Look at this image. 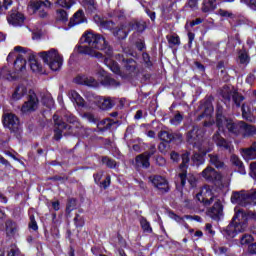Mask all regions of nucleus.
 <instances>
[{
	"label": "nucleus",
	"instance_id": "1",
	"mask_svg": "<svg viewBox=\"0 0 256 256\" xmlns=\"http://www.w3.org/2000/svg\"><path fill=\"white\" fill-rule=\"evenodd\" d=\"M80 43L81 45L75 47V53L89 55L90 57H96V59H103V54L94 50L98 49V51H103L108 58L113 57V47L109 45V42L101 34L87 32L81 37Z\"/></svg>",
	"mask_w": 256,
	"mask_h": 256
},
{
	"label": "nucleus",
	"instance_id": "2",
	"mask_svg": "<svg viewBox=\"0 0 256 256\" xmlns=\"http://www.w3.org/2000/svg\"><path fill=\"white\" fill-rule=\"evenodd\" d=\"M245 212H243V209L235 208V215L232 218V221L230 224L226 227L224 230V235L228 239H233L237 236L238 233H245L247 231V219H245Z\"/></svg>",
	"mask_w": 256,
	"mask_h": 256
},
{
	"label": "nucleus",
	"instance_id": "3",
	"mask_svg": "<svg viewBox=\"0 0 256 256\" xmlns=\"http://www.w3.org/2000/svg\"><path fill=\"white\" fill-rule=\"evenodd\" d=\"M205 133L199 126H193L190 131L186 134V141L189 145L196 147L198 151H203L204 155H207L209 150H207L208 141L204 138Z\"/></svg>",
	"mask_w": 256,
	"mask_h": 256
},
{
	"label": "nucleus",
	"instance_id": "4",
	"mask_svg": "<svg viewBox=\"0 0 256 256\" xmlns=\"http://www.w3.org/2000/svg\"><path fill=\"white\" fill-rule=\"evenodd\" d=\"M220 95L224 100L225 105L229 106V103H231L232 99V107H236V109L243 107L245 96L239 93L233 86H223Z\"/></svg>",
	"mask_w": 256,
	"mask_h": 256
},
{
	"label": "nucleus",
	"instance_id": "5",
	"mask_svg": "<svg viewBox=\"0 0 256 256\" xmlns=\"http://www.w3.org/2000/svg\"><path fill=\"white\" fill-rule=\"evenodd\" d=\"M232 203L240 205L241 207H249V205H256V189L249 191L242 190L240 192H233L231 196Z\"/></svg>",
	"mask_w": 256,
	"mask_h": 256
},
{
	"label": "nucleus",
	"instance_id": "6",
	"mask_svg": "<svg viewBox=\"0 0 256 256\" xmlns=\"http://www.w3.org/2000/svg\"><path fill=\"white\" fill-rule=\"evenodd\" d=\"M38 55L52 71H59L63 66V57L59 55L56 49L40 52Z\"/></svg>",
	"mask_w": 256,
	"mask_h": 256
},
{
	"label": "nucleus",
	"instance_id": "7",
	"mask_svg": "<svg viewBox=\"0 0 256 256\" xmlns=\"http://www.w3.org/2000/svg\"><path fill=\"white\" fill-rule=\"evenodd\" d=\"M123 54H118L116 59L118 61H121L123 69L126 71L127 75H130V77H133L137 73V61H135L133 58V52L128 49L123 50Z\"/></svg>",
	"mask_w": 256,
	"mask_h": 256
},
{
	"label": "nucleus",
	"instance_id": "8",
	"mask_svg": "<svg viewBox=\"0 0 256 256\" xmlns=\"http://www.w3.org/2000/svg\"><path fill=\"white\" fill-rule=\"evenodd\" d=\"M52 5L49 0H30L28 9H30L32 13H37L38 17L41 19H47L49 9H51Z\"/></svg>",
	"mask_w": 256,
	"mask_h": 256
},
{
	"label": "nucleus",
	"instance_id": "9",
	"mask_svg": "<svg viewBox=\"0 0 256 256\" xmlns=\"http://www.w3.org/2000/svg\"><path fill=\"white\" fill-rule=\"evenodd\" d=\"M39 109V98L34 91H29L27 101H25L21 107V113H33Z\"/></svg>",
	"mask_w": 256,
	"mask_h": 256
},
{
	"label": "nucleus",
	"instance_id": "10",
	"mask_svg": "<svg viewBox=\"0 0 256 256\" xmlns=\"http://www.w3.org/2000/svg\"><path fill=\"white\" fill-rule=\"evenodd\" d=\"M201 177L208 183H215V185L221 184L223 176L215 168L207 166L201 173Z\"/></svg>",
	"mask_w": 256,
	"mask_h": 256
},
{
	"label": "nucleus",
	"instance_id": "11",
	"mask_svg": "<svg viewBox=\"0 0 256 256\" xmlns=\"http://www.w3.org/2000/svg\"><path fill=\"white\" fill-rule=\"evenodd\" d=\"M53 121H54V139L55 141H61V138L63 135H66L65 131L67 129H71V126L66 124L65 122L61 121L59 116L57 114L53 115Z\"/></svg>",
	"mask_w": 256,
	"mask_h": 256
},
{
	"label": "nucleus",
	"instance_id": "12",
	"mask_svg": "<svg viewBox=\"0 0 256 256\" xmlns=\"http://www.w3.org/2000/svg\"><path fill=\"white\" fill-rule=\"evenodd\" d=\"M243 121L239 122H233V119L227 118L225 122L222 123L221 131H223L226 127V129L231 133L232 135H242L243 133Z\"/></svg>",
	"mask_w": 256,
	"mask_h": 256
},
{
	"label": "nucleus",
	"instance_id": "13",
	"mask_svg": "<svg viewBox=\"0 0 256 256\" xmlns=\"http://www.w3.org/2000/svg\"><path fill=\"white\" fill-rule=\"evenodd\" d=\"M148 181L152 183L153 187L158 189L160 193H169V182L160 175H152L148 177Z\"/></svg>",
	"mask_w": 256,
	"mask_h": 256
},
{
	"label": "nucleus",
	"instance_id": "14",
	"mask_svg": "<svg viewBox=\"0 0 256 256\" xmlns=\"http://www.w3.org/2000/svg\"><path fill=\"white\" fill-rule=\"evenodd\" d=\"M196 199L203 203L205 207H209L215 201V195H213V191L209 189V186H204L196 195Z\"/></svg>",
	"mask_w": 256,
	"mask_h": 256
},
{
	"label": "nucleus",
	"instance_id": "15",
	"mask_svg": "<svg viewBox=\"0 0 256 256\" xmlns=\"http://www.w3.org/2000/svg\"><path fill=\"white\" fill-rule=\"evenodd\" d=\"M14 51L20 53L16 56V60L14 61V69L15 71H23L27 65V60L25 59V56H23V53L25 54V48L16 46Z\"/></svg>",
	"mask_w": 256,
	"mask_h": 256
},
{
	"label": "nucleus",
	"instance_id": "16",
	"mask_svg": "<svg viewBox=\"0 0 256 256\" xmlns=\"http://www.w3.org/2000/svg\"><path fill=\"white\" fill-rule=\"evenodd\" d=\"M3 125L10 131H17L19 129V118L13 113H6L3 116Z\"/></svg>",
	"mask_w": 256,
	"mask_h": 256
},
{
	"label": "nucleus",
	"instance_id": "17",
	"mask_svg": "<svg viewBox=\"0 0 256 256\" xmlns=\"http://www.w3.org/2000/svg\"><path fill=\"white\" fill-rule=\"evenodd\" d=\"M208 216L214 221H219L223 217V204L221 200H216L214 205L208 210Z\"/></svg>",
	"mask_w": 256,
	"mask_h": 256
},
{
	"label": "nucleus",
	"instance_id": "18",
	"mask_svg": "<svg viewBox=\"0 0 256 256\" xmlns=\"http://www.w3.org/2000/svg\"><path fill=\"white\" fill-rule=\"evenodd\" d=\"M178 177L180 179V183L182 187H185V183H190L191 187H197V177L193 174H188L187 171L185 170L184 172H181L178 174Z\"/></svg>",
	"mask_w": 256,
	"mask_h": 256
},
{
	"label": "nucleus",
	"instance_id": "19",
	"mask_svg": "<svg viewBox=\"0 0 256 256\" xmlns=\"http://www.w3.org/2000/svg\"><path fill=\"white\" fill-rule=\"evenodd\" d=\"M95 23L101 27V29H106L107 31H111L113 33V30L115 29V22L111 20H104L99 15L94 16Z\"/></svg>",
	"mask_w": 256,
	"mask_h": 256
},
{
	"label": "nucleus",
	"instance_id": "20",
	"mask_svg": "<svg viewBox=\"0 0 256 256\" xmlns=\"http://www.w3.org/2000/svg\"><path fill=\"white\" fill-rule=\"evenodd\" d=\"M112 35H114L119 41L127 39V35H129V28H127V25L125 24H120L113 29Z\"/></svg>",
	"mask_w": 256,
	"mask_h": 256
},
{
	"label": "nucleus",
	"instance_id": "21",
	"mask_svg": "<svg viewBox=\"0 0 256 256\" xmlns=\"http://www.w3.org/2000/svg\"><path fill=\"white\" fill-rule=\"evenodd\" d=\"M7 19L8 23L14 27H21L25 21V17L17 11L12 12Z\"/></svg>",
	"mask_w": 256,
	"mask_h": 256
},
{
	"label": "nucleus",
	"instance_id": "22",
	"mask_svg": "<svg viewBox=\"0 0 256 256\" xmlns=\"http://www.w3.org/2000/svg\"><path fill=\"white\" fill-rule=\"evenodd\" d=\"M181 137H183L181 134L171 133L167 130H161L158 133L159 140L164 141V143H171V141L175 139H181Z\"/></svg>",
	"mask_w": 256,
	"mask_h": 256
},
{
	"label": "nucleus",
	"instance_id": "23",
	"mask_svg": "<svg viewBox=\"0 0 256 256\" xmlns=\"http://www.w3.org/2000/svg\"><path fill=\"white\" fill-rule=\"evenodd\" d=\"M214 143H216L217 147L221 149H225V151H229L231 149V143H229L225 138L221 136L219 131H217L212 137Z\"/></svg>",
	"mask_w": 256,
	"mask_h": 256
},
{
	"label": "nucleus",
	"instance_id": "24",
	"mask_svg": "<svg viewBox=\"0 0 256 256\" xmlns=\"http://www.w3.org/2000/svg\"><path fill=\"white\" fill-rule=\"evenodd\" d=\"M87 19L85 18V14L83 13V10H78L72 18H70V21L68 23L69 29L71 27H75V25H81V23H85Z\"/></svg>",
	"mask_w": 256,
	"mask_h": 256
},
{
	"label": "nucleus",
	"instance_id": "25",
	"mask_svg": "<svg viewBox=\"0 0 256 256\" xmlns=\"http://www.w3.org/2000/svg\"><path fill=\"white\" fill-rule=\"evenodd\" d=\"M75 83H78V85H87V87H99V82L91 76H78L75 78Z\"/></svg>",
	"mask_w": 256,
	"mask_h": 256
},
{
	"label": "nucleus",
	"instance_id": "26",
	"mask_svg": "<svg viewBox=\"0 0 256 256\" xmlns=\"http://www.w3.org/2000/svg\"><path fill=\"white\" fill-rule=\"evenodd\" d=\"M209 162L215 167L216 169H226L227 165H225V161L223 160V157H221L219 154H209Z\"/></svg>",
	"mask_w": 256,
	"mask_h": 256
},
{
	"label": "nucleus",
	"instance_id": "27",
	"mask_svg": "<svg viewBox=\"0 0 256 256\" xmlns=\"http://www.w3.org/2000/svg\"><path fill=\"white\" fill-rule=\"evenodd\" d=\"M213 100V96H207L201 101V105L204 108V113L198 116L199 120L205 117V113H211V111H213Z\"/></svg>",
	"mask_w": 256,
	"mask_h": 256
},
{
	"label": "nucleus",
	"instance_id": "28",
	"mask_svg": "<svg viewBox=\"0 0 256 256\" xmlns=\"http://www.w3.org/2000/svg\"><path fill=\"white\" fill-rule=\"evenodd\" d=\"M149 159V156H147L145 153L137 155L135 158L136 166L142 167L143 169H149V167H151V162H149Z\"/></svg>",
	"mask_w": 256,
	"mask_h": 256
},
{
	"label": "nucleus",
	"instance_id": "29",
	"mask_svg": "<svg viewBox=\"0 0 256 256\" xmlns=\"http://www.w3.org/2000/svg\"><path fill=\"white\" fill-rule=\"evenodd\" d=\"M241 111L242 117L243 119H245V121H255V116L253 115V110L251 109V106H249L246 103H243Z\"/></svg>",
	"mask_w": 256,
	"mask_h": 256
},
{
	"label": "nucleus",
	"instance_id": "30",
	"mask_svg": "<svg viewBox=\"0 0 256 256\" xmlns=\"http://www.w3.org/2000/svg\"><path fill=\"white\" fill-rule=\"evenodd\" d=\"M227 119L228 118L223 115V106L218 105L216 109V125L218 127V131H221L223 123H225V120Z\"/></svg>",
	"mask_w": 256,
	"mask_h": 256
},
{
	"label": "nucleus",
	"instance_id": "31",
	"mask_svg": "<svg viewBox=\"0 0 256 256\" xmlns=\"http://www.w3.org/2000/svg\"><path fill=\"white\" fill-rule=\"evenodd\" d=\"M217 9V0H203L202 13H211Z\"/></svg>",
	"mask_w": 256,
	"mask_h": 256
},
{
	"label": "nucleus",
	"instance_id": "32",
	"mask_svg": "<svg viewBox=\"0 0 256 256\" xmlns=\"http://www.w3.org/2000/svg\"><path fill=\"white\" fill-rule=\"evenodd\" d=\"M27 95V87L23 84H20L16 87L12 94V99L14 101H19L22 97H25Z\"/></svg>",
	"mask_w": 256,
	"mask_h": 256
},
{
	"label": "nucleus",
	"instance_id": "33",
	"mask_svg": "<svg viewBox=\"0 0 256 256\" xmlns=\"http://www.w3.org/2000/svg\"><path fill=\"white\" fill-rule=\"evenodd\" d=\"M68 95L71 101L76 103L78 107H85V99H83V97H81L77 91L71 90Z\"/></svg>",
	"mask_w": 256,
	"mask_h": 256
},
{
	"label": "nucleus",
	"instance_id": "34",
	"mask_svg": "<svg viewBox=\"0 0 256 256\" xmlns=\"http://www.w3.org/2000/svg\"><path fill=\"white\" fill-rule=\"evenodd\" d=\"M230 161L232 165L236 167L238 173H240L241 175H245V173H247L245 171V166L243 165V162L239 159V157H237L236 155H232Z\"/></svg>",
	"mask_w": 256,
	"mask_h": 256
},
{
	"label": "nucleus",
	"instance_id": "35",
	"mask_svg": "<svg viewBox=\"0 0 256 256\" xmlns=\"http://www.w3.org/2000/svg\"><path fill=\"white\" fill-rule=\"evenodd\" d=\"M29 63L33 73H43V66L35 59V56H29Z\"/></svg>",
	"mask_w": 256,
	"mask_h": 256
},
{
	"label": "nucleus",
	"instance_id": "36",
	"mask_svg": "<svg viewBox=\"0 0 256 256\" xmlns=\"http://www.w3.org/2000/svg\"><path fill=\"white\" fill-rule=\"evenodd\" d=\"M5 231L7 237H13V235L17 233V223L13 222L12 220H7L5 222Z\"/></svg>",
	"mask_w": 256,
	"mask_h": 256
},
{
	"label": "nucleus",
	"instance_id": "37",
	"mask_svg": "<svg viewBox=\"0 0 256 256\" xmlns=\"http://www.w3.org/2000/svg\"><path fill=\"white\" fill-rule=\"evenodd\" d=\"M242 137H253L256 135V127L243 122Z\"/></svg>",
	"mask_w": 256,
	"mask_h": 256
},
{
	"label": "nucleus",
	"instance_id": "38",
	"mask_svg": "<svg viewBox=\"0 0 256 256\" xmlns=\"http://www.w3.org/2000/svg\"><path fill=\"white\" fill-rule=\"evenodd\" d=\"M104 63L105 65H107V67H109V69L113 71V73H116V75H119L121 73V68L119 67V64L115 60L111 59V57L105 58Z\"/></svg>",
	"mask_w": 256,
	"mask_h": 256
},
{
	"label": "nucleus",
	"instance_id": "39",
	"mask_svg": "<svg viewBox=\"0 0 256 256\" xmlns=\"http://www.w3.org/2000/svg\"><path fill=\"white\" fill-rule=\"evenodd\" d=\"M0 79H7V81H15L17 79V75L11 73L9 68L3 67L0 68Z\"/></svg>",
	"mask_w": 256,
	"mask_h": 256
},
{
	"label": "nucleus",
	"instance_id": "40",
	"mask_svg": "<svg viewBox=\"0 0 256 256\" xmlns=\"http://www.w3.org/2000/svg\"><path fill=\"white\" fill-rule=\"evenodd\" d=\"M246 159H256V141L249 147L242 150Z\"/></svg>",
	"mask_w": 256,
	"mask_h": 256
},
{
	"label": "nucleus",
	"instance_id": "41",
	"mask_svg": "<svg viewBox=\"0 0 256 256\" xmlns=\"http://www.w3.org/2000/svg\"><path fill=\"white\" fill-rule=\"evenodd\" d=\"M132 31H138V33H143L147 29V24L144 21H134L129 23Z\"/></svg>",
	"mask_w": 256,
	"mask_h": 256
},
{
	"label": "nucleus",
	"instance_id": "42",
	"mask_svg": "<svg viewBox=\"0 0 256 256\" xmlns=\"http://www.w3.org/2000/svg\"><path fill=\"white\" fill-rule=\"evenodd\" d=\"M205 152L200 151L199 153H195L192 157V161L194 163V165H197L199 167V165H203V163H205Z\"/></svg>",
	"mask_w": 256,
	"mask_h": 256
},
{
	"label": "nucleus",
	"instance_id": "43",
	"mask_svg": "<svg viewBox=\"0 0 256 256\" xmlns=\"http://www.w3.org/2000/svg\"><path fill=\"white\" fill-rule=\"evenodd\" d=\"M114 105L115 100H113L111 97L103 98L100 104V108H102L103 110L113 109Z\"/></svg>",
	"mask_w": 256,
	"mask_h": 256
},
{
	"label": "nucleus",
	"instance_id": "44",
	"mask_svg": "<svg viewBox=\"0 0 256 256\" xmlns=\"http://www.w3.org/2000/svg\"><path fill=\"white\" fill-rule=\"evenodd\" d=\"M76 207H77V199L69 198L66 205V215L69 217V215H71V211L76 209Z\"/></svg>",
	"mask_w": 256,
	"mask_h": 256
},
{
	"label": "nucleus",
	"instance_id": "45",
	"mask_svg": "<svg viewBox=\"0 0 256 256\" xmlns=\"http://www.w3.org/2000/svg\"><path fill=\"white\" fill-rule=\"evenodd\" d=\"M102 163L109 169H115V167H117V161L113 160V158H109L108 156L102 157Z\"/></svg>",
	"mask_w": 256,
	"mask_h": 256
},
{
	"label": "nucleus",
	"instance_id": "46",
	"mask_svg": "<svg viewBox=\"0 0 256 256\" xmlns=\"http://www.w3.org/2000/svg\"><path fill=\"white\" fill-rule=\"evenodd\" d=\"M140 225L145 233H153V228H151V224H149V221H147V219L142 217L140 219Z\"/></svg>",
	"mask_w": 256,
	"mask_h": 256
},
{
	"label": "nucleus",
	"instance_id": "47",
	"mask_svg": "<svg viewBox=\"0 0 256 256\" xmlns=\"http://www.w3.org/2000/svg\"><path fill=\"white\" fill-rule=\"evenodd\" d=\"M103 85H106L108 87H119L120 83L117 82V80H115L109 76H106L103 80Z\"/></svg>",
	"mask_w": 256,
	"mask_h": 256
},
{
	"label": "nucleus",
	"instance_id": "48",
	"mask_svg": "<svg viewBox=\"0 0 256 256\" xmlns=\"http://www.w3.org/2000/svg\"><path fill=\"white\" fill-rule=\"evenodd\" d=\"M57 17H58V21H62V23H67L69 21V16L67 14V11L63 9L57 10Z\"/></svg>",
	"mask_w": 256,
	"mask_h": 256
},
{
	"label": "nucleus",
	"instance_id": "49",
	"mask_svg": "<svg viewBox=\"0 0 256 256\" xmlns=\"http://www.w3.org/2000/svg\"><path fill=\"white\" fill-rule=\"evenodd\" d=\"M82 119L89 121V123H97L99 119L93 115L91 112H86L82 114Z\"/></svg>",
	"mask_w": 256,
	"mask_h": 256
},
{
	"label": "nucleus",
	"instance_id": "50",
	"mask_svg": "<svg viewBox=\"0 0 256 256\" xmlns=\"http://www.w3.org/2000/svg\"><path fill=\"white\" fill-rule=\"evenodd\" d=\"M181 157H182V163L180 164V169L182 172H184L185 168L189 164V152L182 154Z\"/></svg>",
	"mask_w": 256,
	"mask_h": 256
},
{
	"label": "nucleus",
	"instance_id": "51",
	"mask_svg": "<svg viewBox=\"0 0 256 256\" xmlns=\"http://www.w3.org/2000/svg\"><path fill=\"white\" fill-rule=\"evenodd\" d=\"M251 243H253V236H251L250 234L242 235V237L240 239L241 245H249Z\"/></svg>",
	"mask_w": 256,
	"mask_h": 256
},
{
	"label": "nucleus",
	"instance_id": "52",
	"mask_svg": "<svg viewBox=\"0 0 256 256\" xmlns=\"http://www.w3.org/2000/svg\"><path fill=\"white\" fill-rule=\"evenodd\" d=\"M168 43L172 47H175V45H181V40L179 39V36H168Z\"/></svg>",
	"mask_w": 256,
	"mask_h": 256
},
{
	"label": "nucleus",
	"instance_id": "53",
	"mask_svg": "<svg viewBox=\"0 0 256 256\" xmlns=\"http://www.w3.org/2000/svg\"><path fill=\"white\" fill-rule=\"evenodd\" d=\"M10 5H13V0H3V3L0 1V13L7 11Z\"/></svg>",
	"mask_w": 256,
	"mask_h": 256
},
{
	"label": "nucleus",
	"instance_id": "54",
	"mask_svg": "<svg viewBox=\"0 0 256 256\" xmlns=\"http://www.w3.org/2000/svg\"><path fill=\"white\" fill-rule=\"evenodd\" d=\"M144 153L147 157L151 159V157H153V155L157 153V147L155 146V144H150L148 147V151H145Z\"/></svg>",
	"mask_w": 256,
	"mask_h": 256
},
{
	"label": "nucleus",
	"instance_id": "55",
	"mask_svg": "<svg viewBox=\"0 0 256 256\" xmlns=\"http://www.w3.org/2000/svg\"><path fill=\"white\" fill-rule=\"evenodd\" d=\"M84 7H87L89 11H95L97 7L95 6V0H83Z\"/></svg>",
	"mask_w": 256,
	"mask_h": 256
},
{
	"label": "nucleus",
	"instance_id": "56",
	"mask_svg": "<svg viewBox=\"0 0 256 256\" xmlns=\"http://www.w3.org/2000/svg\"><path fill=\"white\" fill-rule=\"evenodd\" d=\"M28 227L29 229H32V231H37V229H39V226H37V221L35 220V215H30Z\"/></svg>",
	"mask_w": 256,
	"mask_h": 256
},
{
	"label": "nucleus",
	"instance_id": "57",
	"mask_svg": "<svg viewBox=\"0 0 256 256\" xmlns=\"http://www.w3.org/2000/svg\"><path fill=\"white\" fill-rule=\"evenodd\" d=\"M187 6L192 9V11H195L199 9V0H188Z\"/></svg>",
	"mask_w": 256,
	"mask_h": 256
},
{
	"label": "nucleus",
	"instance_id": "58",
	"mask_svg": "<svg viewBox=\"0 0 256 256\" xmlns=\"http://www.w3.org/2000/svg\"><path fill=\"white\" fill-rule=\"evenodd\" d=\"M74 223H75L76 227H83V225H85V221L83 220V217H81V215H79V214L75 215Z\"/></svg>",
	"mask_w": 256,
	"mask_h": 256
},
{
	"label": "nucleus",
	"instance_id": "59",
	"mask_svg": "<svg viewBox=\"0 0 256 256\" xmlns=\"http://www.w3.org/2000/svg\"><path fill=\"white\" fill-rule=\"evenodd\" d=\"M241 3H245L250 9L256 11V0H240Z\"/></svg>",
	"mask_w": 256,
	"mask_h": 256
},
{
	"label": "nucleus",
	"instance_id": "60",
	"mask_svg": "<svg viewBox=\"0 0 256 256\" xmlns=\"http://www.w3.org/2000/svg\"><path fill=\"white\" fill-rule=\"evenodd\" d=\"M243 213L245 214L246 221H249V219H255L256 221V212L243 210Z\"/></svg>",
	"mask_w": 256,
	"mask_h": 256
},
{
	"label": "nucleus",
	"instance_id": "61",
	"mask_svg": "<svg viewBox=\"0 0 256 256\" xmlns=\"http://www.w3.org/2000/svg\"><path fill=\"white\" fill-rule=\"evenodd\" d=\"M111 185V176L107 175L105 180L100 182V187H103V189H107Z\"/></svg>",
	"mask_w": 256,
	"mask_h": 256
},
{
	"label": "nucleus",
	"instance_id": "62",
	"mask_svg": "<svg viewBox=\"0 0 256 256\" xmlns=\"http://www.w3.org/2000/svg\"><path fill=\"white\" fill-rule=\"evenodd\" d=\"M218 15H220V17H225V18H227V17H233V13H231V12H229V11H227V10H223V9H219L218 10Z\"/></svg>",
	"mask_w": 256,
	"mask_h": 256
},
{
	"label": "nucleus",
	"instance_id": "63",
	"mask_svg": "<svg viewBox=\"0 0 256 256\" xmlns=\"http://www.w3.org/2000/svg\"><path fill=\"white\" fill-rule=\"evenodd\" d=\"M114 17H117V19H120V21H123V19H125V11L115 10L114 11Z\"/></svg>",
	"mask_w": 256,
	"mask_h": 256
},
{
	"label": "nucleus",
	"instance_id": "64",
	"mask_svg": "<svg viewBox=\"0 0 256 256\" xmlns=\"http://www.w3.org/2000/svg\"><path fill=\"white\" fill-rule=\"evenodd\" d=\"M183 121V116L181 114H176L174 118L171 120L172 125H179Z\"/></svg>",
	"mask_w": 256,
	"mask_h": 256
}]
</instances>
